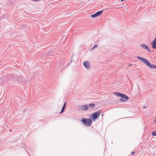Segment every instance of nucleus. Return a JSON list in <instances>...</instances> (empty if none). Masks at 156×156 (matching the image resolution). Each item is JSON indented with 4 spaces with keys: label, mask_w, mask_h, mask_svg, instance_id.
<instances>
[{
    "label": "nucleus",
    "mask_w": 156,
    "mask_h": 156,
    "mask_svg": "<svg viewBox=\"0 0 156 156\" xmlns=\"http://www.w3.org/2000/svg\"><path fill=\"white\" fill-rule=\"evenodd\" d=\"M136 58L150 68L156 69V65H151L147 59L139 56H137Z\"/></svg>",
    "instance_id": "nucleus-1"
},
{
    "label": "nucleus",
    "mask_w": 156,
    "mask_h": 156,
    "mask_svg": "<svg viewBox=\"0 0 156 156\" xmlns=\"http://www.w3.org/2000/svg\"><path fill=\"white\" fill-rule=\"evenodd\" d=\"M83 124L87 126H90L92 124V121L90 119L83 118L81 121Z\"/></svg>",
    "instance_id": "nucleus-2"
},
{
    "label": "nucleus",
    "mask_w": 156,
    "mask_h": 156,
    "mask_svg": "<svg viewBox=\"0 0 156 156\" xmlns=\"http://www.w3.org/2000/svg\"><path fill=\"white\" fill-rule=\"evenodd\" d=\"M78 110L80 111H84L87 110L88 109V105H79Z\"/></svg>",
    "instance_id": "nucleus-3"
},
{
    "label": "nucleus",
    "mask_w": 156,
    "mask_h": 156,
    "mask_svg": "<svg viewBox=\"0 0 156 156\" xmlns=\"http://www.w3.org/2000/svg\"><path fill=\"white\" fill-rule=\"evenodd\" d=\"M100 112H99V111H98L97 112L94 113L93 114L91 118L93 120H95L96 119H97L98 118H99V116H100Z\"/></svg>",
    "instance_id": "nucleus-4"
},
{
    "label": "nucleus",
    "mask_w": 156,
    "mask_h": 156,
    "mask_svg": "<svg viewBox=\"0 0 156 156\" xmlns=\"http://www.w3.org/2000/svg\"><path fill=\"white\" fill-rule=\"evenodd\" d=\"M128 97L126 95L124 94L122 98L119 99V101L121 102H124L126 101L129 100Z\"/></svg>",
    "instance_id": "nucleus-5"
},
{
    "label": "nucleus",
    "mask_w": 156,
    "mask_h": 156,
    "mask_svg": "<svg viewBox=\"0 0 156 156\" xmlns=\"http://www.w3.org/2000/svg\"><path fill=\"white\" fill-rule=\"evenodd\" d=\"M83 65L84 67L87 69H90V64L88 61L84 62L83 63Z\"/></svg>",
    "instance_id": "nucleus-6"
},
{
    "label": "nucleus",
    "mask_w": 156,
    "mask_h": 156,
    "mask_svg": "<svg viewBox=\"0 0 156 156\" xmlns=\"http://www.w3.org/2000/svg\"><path fill=\"white\" fill-rule=\"evenodd\" d=\"M140 46L144 49L147 50L149 52H151V50H150L148 46L144 44H141L140 45Z\"/></svg>",
    "instance_id": "nucleus-7"
},
{
    "label": "nucleus",
    "mask_w": 156,
    "mask_h": 156,
    "mask_svg": "<svg viewBox=\"0 0 156 156\" xmlns=\"http://www.w3.org/2000/svg\"><path fill=\"white\" fill-rule=\"evenodd\" d=\"M152 48L153 49H156V37L151 43Z\"/></svg>",
    "instance_id": "nucleus-8"
},
{
    "label": "nucleus",
    "mask_w": 156,
    "mask_h": 156,
    "mask_svg": "<svg viewBox=\"0 0 156 156\" xmlns=\"http://www.w3.org/2000/svg\"><path fill=\"white\" fill-rule=\"evenodd\" d=\"M114 94L116 95V96H118L119 97H120L122 98V97L123 96V94L121 93H120L115 92L114 93Z\"/></svg>",
    "instance_id": "nucleus-9"
},
{
    "label": "nucleus",
    "mask_w": 156,
    "mask_h": 156,
    "mask_svg": "<svg viewBox=\"0 0 156 156\" xmlns=\"http://www.w3.org/2000/svg\"><path fill=\"white\" fill-rule=\"evenodd\" d=\"M95 104L93 103L90 104L88 105V108H89L91 109L94 108L95 107Z\"/></svg>",
    "instance_id": "nucleus-10"
},
{
    "label": "nucleus",
    "mask_w": 156,
    "mask_h": 156,
    "mask_svg": "<svg viewBox=\"0 0 156 156\" xmlns=\"http://www.w3.org/2000/svg\"><path fill=\"white\" fill-rule=\"evenodd\" d=\"M103 12V11H100L97 12H96V13L97 14V16H99L101 15L102 13Z\"/></svg>",
    "instance_id": "nucleus-11"
},
{
    "label": "nucleus",
    "mask_w": 156,
    "mask_h": 156,
    "mask_svg": "<svg viewBox=\"0 0 156 156\" xmlns=\"http://www.w3.org/2000/svg\"><path fill=\"white\" fill-rule=\"evenodd\" d=\"M90 16V17L93 18L98 16L96 13L93 15H91Z\"/></svg>",
    "instance_id": "nucleus-12"
},
{
    "label": "nucleus",
    "mask_w": 156,
    "mask_h": 156,
    "mask_svg": "<svg viewBox=\"0 0 156 156\" xmlns=\"http://www.w3.org/2000/svg\"><path fill=\"white\" fill-rule=\"evenodd\" d=\"M151 135L153 136H156V130L152 133Z\"/></svg>",
    "instance_id": "nucleus-13"
},
{
    "label": "nucleus",
    "mask_w": 156,
    "mask_h": 156,
    "mask_svg": "<svg viewBox=\"0 0 156 156\" xmlns=\"http://www.w3.org/2000/svg\"><path fill=\"white\" fill-rule=\"evenodd\" d=\"M64 110H65V108H62V110H61V112H60V114L62 113L64 111Z\"/></svg>",
    "instance_id": "nucleus-14"
},
{
    "label": "nucleus",
    "mask_w": 156,
    "mask_h": 156,
    "mask_svg": "<svg viewBox=\"0 0 156 156\" xmlns=\"http://www.w3.org/2000/svg\"><path fill=\"white\" fill-rule=\"evenodd\" d=\"M66 102H65L62 107V108H65L66 107Z\"/></svg>",
    "instance_id": "nucleus-15"
},
{
    "label": "nucleus",
    "mask_w": 156,
    "mask_h": 156,
    "mask_svg": "<svg viewBox=\"0 0 156 156\" xmlns=\"http://www.w3.org/2000/svg\"><path fill=\"white\" fill-rule=\"evenodd\" d=\"M97 46H98L97 45H94V47H93V48L92 49H94V48H96V47H97Z\"/></svg>",
    "instance_id": "nucleus-16"
},
{
    "label": "nucleus",
    "mask_w": 156,
    "mask_h": 156,
    "mask_svg": "<svg viewBox=\"0 0 156 156\" xmlns=\"http://www.w3.org/2000/svg\"><path fill=\"white\" fill-rule=\"evenodd\" d=\"M135 153V152H134L132 151V152H131V154H134Z\"/></svg>",
    "instance_id": "nucleus-17"
},
{
    "label": "nucleus",
    "mask_w": 156,
    "mask_h": 156,
    "mask_svg": "<svg viewBox=\"0 0 156 156\" xmlns=\"http://www.w3.org/2000/svg\"><path fill=\"white\" fill-rule=\"evenodd\" d=\"M154 123H156V118H155V119L154 120Z\"/></svg>",
    "instance_id": "nucleus-18"
},
{
    "label": "nucleus",
    "mask_w": 156,
    "mask_h": 156,
    "mask_svg": "<svg viewBox=\"0 0 156 156\" xmlns=\"http://www.w3.org/2000/svg\"><path fill=\"white\" fill-rule=\"evenodd\" d=\"M132 66V64H129V65L128 66Z\"/></svg>",
    "instance_id": "nucleus-19"
},
{
    "label": "nucleus",
    "mask_w": 156,
    "mask_h": 156,
    "mask_svg": "<svg viewBox=\"0 0 156 156\" xmlns=\"http://www.w3.org/2000/svg\"><path fill=\"white\" fill-rule=\"evenodd\" d=\"M146 106L144 107V108H146Z\"/></svg>",
    "instance_id": "nucleus-20"
},
{
    "label": "nucleus",
    "mask_w": 156,
    "mask_h": 156,
    "mask_svg": "<svg viewBox=\"0 0 156 156\" xmlns=\"http://www.w3.org/2000/svg\"><path fill=\"white\" fill-rule=\"evenodd\" d=\"M121 1H124V0H120Z\"/></svg>",
    "instance_id": "nucleus-21"
},
{
    "label": "nucleus",
    "mask_w": 156,
    "mask_h": 156,
    "mask_svg": "<svg viewBox=\"0 0 156 156\" xmlns=\"http://www.w3.org/2000/svg\"><path fill=\"white\" fill-rule=\"evenodd\" d=\"M103 114H102V115H101L102 116H103Z\"/></svg>",
    "instance_id": "nucleus-22"
},
{
    "label": "nucleus",
    "mask_w": 156,
    "mask_h": 156,
    "mask_svg": "<svg viewBox=\"0 0 156 156\" xmlns=\"http://www.w3.org/2000/svg\"><path fill=\"white\" fill-rule=\"evenodd\" d=\"M155 147H156V146H155Z\"/></svg>",
    "instance_id": "nucleus-23"
}]
</instances>
